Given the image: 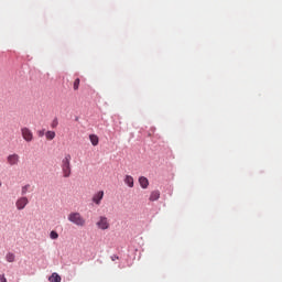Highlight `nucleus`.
I'll return each instance as SVG.
<instances>
[{"label": "nucleus", "mask_w": 282, "mask_h": 282, "mask_svg": "<svg viewBox=\"0 0 282 282\" xmlns=\"http://www.w3.org/2000/svg\"><path fill=\"white\" fill-rule=\"evenodd\" d=\"M62 172L63 177L72 176V154H65L64 159L62 160Z\"/></svg>", "instance_id": "nucleus-1"}, {"label": "nucleus", "mask_w": 282, "mask_h": 282, "mask_svg": "<svg viewBox=\"0 0 282 282\" xmlns=\"http://www.w3.org/2000/svg\"><path fill=\"white\" fill-rule=\"evenodd\" d=\"M68 221H70V224H74L75 226H79L80 228H83L87 224L85 217H83V215H80V213L78 212L70 213L68 215Z\"/></svg>", "instance_id": "nucleus-2"}, {"label": "nucleus", "mask_w": 282, "mask_h": 282, "mask_svg": "<svg viewBox=\"0 0 282 282\" xmlns=\"http://www.w3.org/2000/svg\"><path fill=\"white\" fill-rule=\"evenodd\" d=\"M97 228H99V230H109V219L107 218V216H100L96 223Z\"/></svg>", "instance_id": "nucleus-3"}, {"label": "nucleus", "mask_w": 282, "mask_h": 282, "mask_svg": "<svg viewBox=\"0 0 282 282\" xmlns=\"http://www.w3.org/2000/svg\"><path fill=\"white\" fill-rule=\"evenodd\" d=\"M21 162V156H19V154L13 153V154H9L7 156V164L9 166H18V164Z\"/></svg>", "instance_id": "nucleus-4"}, {"label": "nucleus", "mask_w": 282, "mask_h": 282, "mask_svg": "<svg viewBox=\"0 0 282 282\" xmlns=\"http://www.w3.org/2000/svg\"><path fill=\"white\" fill-rule=\"evenodd\" d=\"M21 133L25 142H32V140H34V133H32V130H30V128L28 127L21 128Z\"/></svg>", "instance_id": "nucleus-5"}, {"label": "nucleus", "mask_w": 282, "mask_h": 282, "mask_svg": "<svg viewBox=\"0 0 282 282\" xmlns=\"http://www.w3.org/2000/svg\"><path fill=\"white\" fill-rule=\"evenodd\" d=\"M28 204H30V200L28 199V197L22 196V197L17 199L15 208L18 210H23L25 208V206H28Z\"/></svg>", "instance_id": "nucleus-6"}, {"label": "nucleus", "mask_w": 282, "mask_h": 282, "mask_svg": "<svg viewBox=\"0 0 282 282\" xmlns=\"http://www.w3.org/2000/svg\"><path fill=\"white\" fill-rule=\"evenodd\" d=\"M105 197V191H99L93 195V203L96 204V206H100L102 199Z\"/></svg>", "instance_id": "nucleus-7"}, {"label": "nucleus", "mask_w": 282, "mask_h": 282, "mask_svg": "<svg viewBox=\"0 0 282 282\" xmlns=\"http://www.w3.org/2000/svg\"><path fill=\"white\" fill-rule=\"evenodd\" d=\"M139 184L141 188H149V178L144 176L139 177Z\"/></svg>", "instance_id": "nucleus-8"}, {"label": "nucleus", "mask_w": 282, "mask_h": 282, "mask_svg": "<svg viewBox=\"0 0 282 282\" xmlns=\"http://www.w3.org/2000/svg\"><path fill=\"white\" fill-rule=\"evenodd\" d=\"M89 140H90L93 147H98V143L100 142V139H98V135H96V134H90Z\"/></svg>", "instance_id": "nucleus-9"}, {"label": "nucleus", "mask_w": 282, "mask_h": 282, "mask_svg": "<svg viewBox=\"0 0 282 282\" xmlns=\"http://www.w3.org/2000/svg\"><path fill=\"white\" fill-rule=\"evenodd\" d=\"M124 184H127V186H129V188H133V176L126 175Z\"/></svg>", "instance_id": "nucleus-10"}, {"label": "nucleus", "mask_w": 282, "mask_h": 282, "mask_svg": "<svg viewBox=\"0 0 282 282\" xmlns=\"http://www.w3.org/2000/svg\"><path fill=\"white\" fill-rule=\"evenodd\" d=\"M160 199V191H153L150 194V202H158Z\"/></svg>", "instance_id": "nucleus-11"}, {"label": "nucleus", "mask_w": 282, "mask_h": 282, "mask_svg": "<svg viewBox=\"0 0 282 282\" xmlns=\"http://www.w3.org/2000/svg\"><path fill=\"white\" fill-rule=\"evenodd\" d=\"M50 282H61V275H58V273H53L50 278H48Z\"/></svg>", "instance_id": "nucleus-12"}, {"label": "nucleus", "mask_w": 282, "mask_h": 282, "mask_svg": "<svg viewBox=\"0 0 282 282\" xmlns=\"http://www.w3.org/2000/svg\"><path fill=\"white\" fill-rule=\"evenodd\" d=\"M45 135H46V140H54V138H56V132H54V131H47V132L45 133Z\"/></svg>", "instance_id": "nucleus-13"}, {"label": "nucleus", "mask_w": 282, "mask_h": 282, "mask_svg": "<svg viewBox=\"0 0 282 282\" xmlns=\"http://www.w3.org/2000/svg\"><path fill=\"white\" fill-rule=\"evenodd\" d=\"M6 259L8 263H14V259H15L14 253H10V252L7 253Z\"/></svg>", "instance_id": "nucleus-14"}, {"label": "nucleus", "mask_w": 282, "mask_h": 282, "mask_svg": "<svg viewBox=\"0 0 282 282\" xmlns=\"http://www.w3.org/2000/svg\"><path fill=\"white\" fill-rule=\"evenodd\" d=\"M78 87H80V78H76L73 84L74 91H78Z\"/></svg>", "instance_id": "nucleus-15"}, {"label": "nucleus", "mask_w": 282, "mask_h": 282, "mask_svg": "<svg viewBox=\"0 0 282 282\" xmlns=\"http://www.w3.org/2000/svg\"><path fill=\"white\" fill-rule=\"evenodd\" d=\"M28 191H30V184L22 186V188H21L22 195H26Z\"/></svg>", "instance_id": "nucleus-16"}, {"label": "nucleus", "mask_w": 282, "mask_h": 282, "mask_svg": "<svg viewBox=\"0 0 282 282\" xmlns=\"http://www.w3.org/2000/svg\"><path fill=\"white\" fill-rule=\"evenodd\" d=\"M50 237H51V239H58V232H56V230H52L50 232Z\"/></svg>", "instance_id": "nucleus-17"}, {"label": "nucleus", "mask_w": 282, "mask_h": 282, "mask_svg": "<svg viewBox=\"0 0 282 282\" xmlns=\"http://www.w3.org/2000/svg\"><path fill=\"white\" fill-rule=\"evenodd\" d=\"M37 135H39L40 138H43V137L45 135V130H40V131L37 132Z\"/></svg>", "instance_id": "nucleus-18"}, {"label": "nucleus", "mask_w": 282, "mask_h": 282, "mask_svg": "<svg viewBox=\"0 0 282 282\" xmlns=\"http://www.w3.org/2000/svg\"><path fill=\"white\" fill-rule=\"evenodd\" d=\"M0 282H8L4 274L0 275Z\"/></svg>", "instance_id": "nucleus-19"}, {"label": "nucleus", "mask_w": 282, "mask_h": 282, "mask_svg": "<svg viewBox=\"0 0 282 282\" xmlns=\"http://www.w3.org/2000/svg\"><path fill=\"white\" fill-rule=\"evenodd\" d=\"M56 124H57V123L55 122V123L52 124V127L54 128V127H56Z\"/></svg>", "instance_id": "nucleus-20"}]
</instances>
